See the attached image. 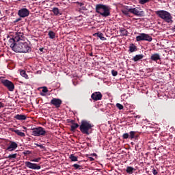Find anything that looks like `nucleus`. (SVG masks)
Segmentation results:
<instances>
[{"label":"nucleus","mask_w":175,"mask_h":175,"mask_svg":"<svg viewBox=\"0 0 175 175\" xmlns=\"http://www.w3.org/2000/svg\"><path fill=\"white\" fill-rule=\"evenodd\" d=\"M134 170H135V168H133V167H131V166H128L126 167V173H128V174H132V173H133Z\"/></svg>","instance_id":"obj_23"},{"label":"nucleus","mask_w":175,"mask_h":175,"mask_svg":"<svg viewBox=\"0 0 175 175\" xmlns=\"http://www.w3.org/2000/svg\"><path fill=\"white\" fill-rule=\"evenodd\" d=\"M150 59L151 61H154V62H157V61H159V59H161V55H159V53L152 54V55L150 56Z\"/></svg>","instance_id":"obj_17"},{"label":"nucleus","mask_w":175,"mask_h":175,"mask_svg":"<svg viewBox=\"0 0 175 175\" xmlns=\"http://www.w3.org/2000/svg\"><path fill=\"white\" fill-rule=\"evenodd\" d=\"M138 138H139V134H137V131H135L134 139H135V140H137Z\"/></svg>","instance_id":"obj_42"},{"label":"nucleus","mask_w":175,"mask_h":175,"mask_svg":"<svg viewBox=\"0 0 175 175\" xmlns=\"http://www.w3.org/2000/svg\"><path fill=\"white\" fill-rule=\"evenodd\" d=\"M96 36L100 39V40H106V38L103 37V33H96Z\"/></svg>","instance_id":"obj_28"},{"label":"nucleus","mask_w":175,"mask_h":175,"mask_svg":"<svg viewBox=\"0 0 175 175\" xmlns=\"http://www.w3.org/2000/svg\"><path fill=\"white\" fill-rule=\"evenodd\" d=\"M24 128V129H27V128H25V127H23Z\"/></svg>","instance_id":"obj_54"},{"label":"nucleus","mask_w":175,"mask_h":175,"mask_svg":"<svg viewBox=\"0 0 175 175\" xmlns=\"http://www.w3.org/2000/svg\"><path fill=\"white\" fill-rule=\"evenodd\" d=\"M42 92H44V94H46V93L49 92V89H47V87L44 86L42 88Z\"/></svg>","instance_id":"obj_38"},{"label":"nucleus","mask_w":175,"mask_h":175,"mask_svg":"<svg viewBox=\"0 0 175 175\" xmlns=\"http://www.w3.org/2000/svg\"><path fill=\"white\" fill-rule=\"evenodd\" d=\"M18 16H19V17H22V18L28 17L29 16V10H28L27 8H22L18 10Z\"/></svg>","instance_id":"obj_9"},{"label":"nucleus","mask_w":175,"mask_h":175,"mask_svg":"<svg viewBox=\"0 0 175 175\" xmlns=\"http://www.w3.org/2000/svg\"><path fill=\"white\" fill-rule=\"evenodd\" d=\"M21 75H22L23 77H25V79H28V75H27V72L24 70L21 71Z\"/></svg>","instance_id":"obj_31"},{"label":"nucleus","mask_w":175,"mask_h":175,"mask_svg":"<svg viewBox=\"0 0 175 175\" xmlns=\"http://www.w3.org/2000/svg\"><path fill=\"white\" fill-rule=\"evenodd\" d=\"M11 132H14L18 136H21V137H25V133L21 132L20 130H15L14 128L10 129Z\"/></svg>","instance_id":"obj_15"},{"label":"nucleus","mask_w":175,"mask_h":175,"mask_svg":"<svg viewBox=\"0 0 175 175\" xmlns=\"http://www.w3.org/2000/svg\"><path fill=\"white\" fill-rule=\"evenodd\" d=\"M144 58V56L143 54L136 55L134 56L131 59L132 61H134V62H137V61H140Z\"/></svg>","instance_id":"obj_19"},{"label":"nucleus","mask_w":175,"mask_h":175,"mask_svg":"<svg viewBox=\"0 0 175 175\" xmlns=\"http://www.w3.org/2000/svg\"><path fill=\"white\" fill-rule=\"evenodd\" d=\"M38 147H40V148L44 150V148H46L42 144H37Z\"/></svg>","instance_id":"obj_44"},{"label":"nucleus","mask_w":175,"mask_h":175,"mask_svg":"<svg viewBox=\"0 0 175 175\" xmlns=\"http://www.w3.org/2000/svg\"><path fill=\"white\" fill-rule=\"evenodd\" d=\"M24 155H29L31 154V151L29 150H25L23 152Z\"/></svg>","instance_id":"obj_41"},{"label":"nucleus","mask_w":175,"mask_h":175,"mask_svg":"<svg viewBox=\"0 0 175 175\" xmlns=\"http://www.w3.org/2000/svg\"><path fill=\"white\" fill-rule=\"evenodd\" d=\"M89 55H90V57H93V55H94L92 54V53H90Z\"/></svg>","instance_id":"obj_49"},{"label":"nucleus","mask_w":175,"mask_h":175,"mask_svg":"<svg viewBox=\"0 0 175 175\" xmlns=\"http://www.w3.org/2000/svg\"><path fill=\"white\" fill-rule=\"evenodd\" d=\"M72 125L70 126V131L71 132H75V131H76V129H77V127L79 126V124L77 123H75L74 120H72Z\"/></svg>","instance_id":"obj_20"},{"label":"nucleus","mask_w":175,"mask_h":175,"mask_svg":"<svg viewBox=\"0 0 175 175\" xmlns=\"http://www.w3.org/2000/svg\"><path fill=\"white\" fill-rule=\"evenodd\" d=\"M1 83L3 84L8 91L13 92L14 91V83L9 81L8 79H1Z\"/></svg>","instance_id":"obj_7"},{"label":"nucleus","mask_w":175,"mask_h":175,"mask_svg":"<svg viewBox=\"0 0 175 175\" xmlns=\"http://www.w3.org/2000/svg\"><path fill=\"white\" fill-rule=\"evenodd\" d=\"M152 172L154 175H159V174L158 173V171L157 170H155L154 168H153L152 170Z\"/></svg>","instance_id":"obj_40"},{"label":"nucleus","mask_w":175,"mask_h":175,"mask_svg":"<svg viewBox=\"0 0 175 175\" xmlns=\"http://www.w3.org/2000/svg\"><path fill=\"white\" fill-rule=\"evenodd\" d=\"M48 35H49L50 39L55 38V33L53 31H49Z\"/></svg>","instance_id":"obj_26"},{"label":"nucleus","mask_w":175,"mask_h":175,"mask_svg":"<svg viewBox=\"0 0 175 175\" xmlns=\"http://www.w3.org/2000/svg\"><path fill=\"white\" fill-rule=\"evenodd\" d=\"M31 49L27 42H21V53H29Z\"/></svg>","instance_id":"obj_12"},{"label":"nucleus","mask_w":175,"mask_h":175,"mask_svg":"<svg viewBox=\"0 0 175 175\" xmlns=\"http://www.w3.org/2000/svg\"><path fill=\"white\" fill-rule=\"evenodd\" d=\"M111 75H112V76L116 77V76H117L118 75V72H117L116 70H111Z\"/></svg>","instance_id":"obj_36"},{"label":"nucleus","mask_w":175,"mask_h":175,"mask_svg":"<svg viewBox=\"0 0 175 175\" xmlns=\"http://www.w3.org/2000/svg\"><path fill=\"white\" fill-rule=\"evenodd\" d=\"M17 40H16V38H10L8 41V43L10 44V47H12V44H16Z\"/></svg>","instance_id":"obj_25"},{"label":"nucleus","mask_w":175,"mask_h":175,"mask_svg":"<svg viewBox=\"0 0 175 175\" xmlns=\"http://www.w3.org/2000/svg\"><path fill=\"white\" fill-rule=\"evenodd\" d=\"M93 155H94V157H96V153H94V154H93Z\"/></svg>","instance_id":"obj_52"},{"label":"nucleus","mask_w":175,"mask_h":175,"mask_svg":"<svg viewBox=\"0 0 175 175\" xmlns=\"http://www.w3.org/2000/svg\"><path fill=\"white\" fill-rule=\"evenodd\" d=\"M128 11L129 13L134 14V16H137L138 17H143L144 16V11L139 7L128 9Z\"/></svg>","instance_id":"obj_6"},{"label":"nucleus","mask_w":175,"mask_h":175,"mask_svg":"<svg viewBox=\"0 0 175 175\" xmlns=\"http://www.w3.org/2000/svg\"><path fill=\"white\" fill-rule=\"evenodd\" d=\"M128 9H131L129 7H126L124 10L122 11V13L125 14L126 16H128L129 14V11Z\"/></svg>","instance_id":"obj_34"},{"label":"nucleus","mask_w":175,"mask_h":175,"mask_svg":"<svg viewBox=\"0 0 175 175\" xmlns=\"http://www.w3.org/2000/svg\"><path fill=\"white\" fill-rule=\"evenodd\" d=\"M7 158H8V159H16V158H17V154H10Z\"/></svg>","instance_id":"obj_32"},{"label":"nucleus","mask_w":175,"mask_h":175,"mask_svg":"<svg viewBox=\"0 0 175 175\" xmlns=\"http://www.w3.org/2000/svg\"><path fill=\"white\" fill-rule=\"evenodd\" d=\"M18 21H21V17L16 18L14 21V23L16 24V23H18Z\"/></svg>","instance_id":"obj_43"},{"label":"nucleus","mask_w":175,"mask_h":175,"mask_svg":"<svg viewBox=\"0 0 175 175\" xmlns=\"http://www.w3.org/2000/svg\"><path fill=\"white\" fill-rule=\"evenodd\" d=\"M40 159H42V158L40 157L33 159L31 160V162H39Z\"/></svg>","instance_id":"obj_37"},{"label":"nucleus","mask_w":175,"mask_h":175,"mask_svg":"<svg viewBox=\"0 0 175 175\" xmlns=\"http://www.w3.org/2000/svg\"><path fill=\"white\" fill-rule=\"evenodd\" d=\"M129 51L130 53H135V51H137V46L133 44H131L129 46Z\"/></svg>","instance_id":"obj_21"},{"label":"nucleus","mask_w":175,"mask_h":175,"mask_svg":"<svg viewBox=\"0 0 175 175\" xmlns=\"http://www.w3.org/2000/svg\"><path fill=\"white\" fill-rule=\"evenodd\" d=\"M25 165L27 166V167L29 169H32L33 170H40L41 169L40 165L36 163H32L29 161H25Z\"/></svg>","instance_id":"obj_8"},{"label":"nucleus","mask_w":175,"mask_h":175,"mask_svg":"<svg viewBox=\"0 0 175 175\" xmlns=\"http://www.w3.org/2000/svg\"><path fill=\"white\" fill-rule=\"evenodd\" d=\"M17 147H18V145L17 144V143L10 141V144L7 148V150L8 151H14V150H16Z\"/></svg>","instance_id":"obj_14"},{"label":"nucleus","mask_w":175,"mask_h":175,"mask_svg":"<svg viewBox=\"0 0 175 175\" xmlns=\"http://www.w3.org/2000/svg\"><path fill=\"white\" fill-rule=\"evenodd\" d=\"M151 0H138L139 5H146V3H148Z\"/></svg>","instance_id":"obj_30"},{"label":"nucleus","mask_w":175,"mask_h":175,"mask_svg":"<svg viewBox=\"0 0 175 175\" xmlns=\"http://www.w3.org/2000/svg\"><path fill=\"white\" fill-rule=\"evenodd\" d=\"M152 42V37L149 34L141 33L136 37V42Z\"/></svg>","instance_id":"obj_4"},{"label":"nucleus","mask_w":175,"mask_h":175,"mask_svg":"<svg viewBox=\"0 0 175 175\" xmlns=\"http://www.w3.org/2000/svg\"><path fill=\"white\" fill-rule=\"evenodd\" d=\"M120 32L122 35V36H128V31L125 29H121L120 30Z\"/></svg>","instance_id":"obj_24"},{"label":"nucleus","mask_w":175,"mask_h":175,"mask_svg":"<svg viewBox=\"0 0 175 175\" xmlns=\"http://www.w3.org/2000/svg\"><path fill=\"white\" fill-rule=\"evenodd\" d=\"M70 159L71 162H77V157L75 156L73 154L70 155Z\"/></svg>","instance_id":"obj_27"},{"label":"nucleus","mask_w":175,"mask_h":175,"mask_svg":"<svg viewBox=\"0 0 175 175\" xmlns=\"http://www.w3.org/2000/svg\"><path fill=\"white\" fill-rule=\"evenodd\" d=\"M14 118L18 121H25V120H27V116L25 115L17 114L14 117Z\"/></svg>","instance_id":"obj_18"},{"label":"nucleus","mask_w":175,"mask_h":175,"mask_svg":"<svg viewBox=\"0 0 175 175\" xmlns=\"http://www.w3.org/2000/svg\"><path fill=\"white\" fill-rule=\"evenodd\" d=\"M43 50H44V48H40V51H41V52H43Z\"/></svg>","instance_id":"obj_47"},{"label":"nucleus","mask_w":175,"mask_h":175,"mask_svg":"<svg viewBox=\"0 0 175 175\" xmlns=\"http://www.w3.org/2000/svg\"><path fill=\"white\" fill-rule=\"evenodd\" d=\"M155 14L161 18V20H163L165 23L173 24V16H172V14H170V12L166 10H158L155 11Z\"/></svg>","instance_id":"obj_3"},{"label":"nucleus","mask_w":175,"mask_h":175,"mask_svg":"<svg viewBox=\"0 0 175 175\" xmlns=\"http://www.w3.org/2000/svg\"><path fill=\"white\" fill-rule=\"evenodd\" d=\"M103 96V95H102V93H100V92H95L91 95L92 99L95 102L100 100Z\"/></svg>","instance_id":"obj_11"},{"label":"nucleus","mask_w":175,"mask_h":175,"mask_svg":"<svg viewBox=\"0 0 175 175\" xmlns=\"http://www.w3.org/2000/svg\"><path fill=\"white\" fill-rule=\"evenodd\" d=\"M135 133H136V131H130V133H129V139L131 140H133V139H135Z\"/></svg>","instance_id":"obj_29"},{"label":"nucleus","mask_w":175,"mask_h":175,"mask_svg":"<svg viewBox=\"0 0 175 175\" xmlns=\"http://www.w3.org/2000/svg\"><path fill=\"white\" fill-rule=\"evenodd\" d=\"M83 5H84L83 3H79V5H80V6H83Z\"/></svg>","instance_id":"obj_50"},{"label":"nucleus","mask_w":175,"mask_h":175,"mask_svg":"<svg viewBox=\"0 0 175 175\" xmlns=\"http://www.w3.org/2000/svg\"><path fill=\"white\" fill-rule=\"evenodd\" d=\"M11 49L15 53H21V42H18L16 44H12Z\"/></svg>","instance_id":"obj_13"},{"label":"nucleus","mask_w":175,"mask_h":175,"mask_svg":"<svg viewBox=\"0 0 175 175\" xmlns=\"http://www.w3.org/2000/svg\"><path fill=\"white\" fill-rule=\"evenodd\" d=\"M50 104L53 105V106H55L56 107V109H58V108L61 107V105H62V100H61L59 98H53L51 100Z\"/></svg>","instance_id":"obj_10"},{"label":"nucleus","mask_w":175,"mask_h":175,"mask_svg":"<svg viewBox=\"0 0 175 175\" xmlns=\"http://www.w3.org/2000/svg\"><path fill=\"white\" fill-rule=\"evenodd\" d=\"M72 167H74L75 170H77V169L80 170L81 169V165L79 164H74L72 165Z\"/></svg>","instance_id":"obj_33"},{"label":"nucleus","mask_w":175,"mask_h":175,"mask_svg":"<svg viewBox=\"0 0 175 175\" xmlns=\"http://www.w3.org/2000/svg\"><path fill=\"white\" fill-rule=\"evenodd\" d=\"M92 128H94V124H92L91 122L88 120H82L81 122L79 129L83 135H91L93 131Z\"/></svg>","instance_id":"obj_2"},{"label":"nucleus","mask_w":175,"mask_h":175,"mask_svg":"<svg viewBox=\"0 0 175 175\" xmlns=\"http://www.w3.org/2000/svg\"><path fill=\"white\" fill-rule=\"evenodd\" d=\"M122 137L123 139H129V134L128 133H124Z\"/></svg>","instance_id":"obj_39"},{"label":"nucleus","mask_w":175,"mask_h":175,"mask_svg":"<svg viewBox=\"0 0 175 175\" xmlns=\"http://www.w3.org/2000/svg\"><path fill=\"white\" fill-rule=\"evenodd\" d=\"M2 107H5V104H3L2 102H0V109H2Z\"/></svg>","instance_id":"obj_45"},{"label":"nucleus","mask_w":175,"mask_h":175,"mask_svg":"<svg viewBox=\"0 0 175 175\" xmlns=\"http://www.w3.org/2000/svg\"><path fill=\"white\" fill-rule=\"evenodd\" d=\"M116 107L118 109H119V110H122V109H124V105H122V104H120V103H117Z\"/></svg>","instance_id":"obj_35"},{"label":"nucleus","mask_w":175,"mask_h":175,"mask_svg":"<svg viewBox=\"0 0 175 175\" xmlns=\"http://www.w3.org/2000/svg\"><path fill=\"white\" fill-rule=\"evenodd\" d=\"M0 14H2V12H1V10H0Z\"/></svg>","instance_id":"obj_53"},{"label":"nucleus","mask_w":175,"mask_h":175,"mask_svg":"<svg viewBox=\"0 0 175 175\" xmlns=\"http://www.w3.org/2000/svg\"><path fill=\"white\" fill-rule=\"evenodd\" d=\"M14 38L16 42H19V40H23V39H24V33L21 32H17L16 33Z\"/></svg>","instance_id":"obj_16"},{"label":"nucleus","mask_w":175,"mask_h":175,"mask_svg":"<svg viewBox=\"0 0 175 175\" xmlns=\"http://www.w3.org/2000/svg\"><path fill=\"white\" fill-rule=\"evenodd\" d=\"M5 20H6V18H5V17L0 18V21H3Z\"/></svg>","instance_id":"obj_46"},{"label":"nucleus","mask_w":175,"mask_h":175,"mask_svg":"<svg viewBox=\"0 0 175 175\" xmlns=\"http://www.w3.org/2000/svg\"><path fill=\"white\" fill-rule=\"evenodd\" d=\"M31 131L33 136H44L46 133V130L40 126L33 128Z\"/></svg>","instance_id":"obj_5"},{"label":"nucleus","mask_w":175,"mask_h":175,"mask_svg":"<svg viewBox=\"0 0 175 175\" xmlns=\"http://www.w3.org/2000/svg\"><path fill=\"white\" fill-rule=\"evenodd\" d=\"M96 12L100 14L102 17H109L111 16L110 10L111 8L105 4H96L95 8Z\"/></svg>","instance_id":"obj_1"},{"label":"nucleus","mask_w":175,"mask_h":175,"mask_svg":"<svg viewBox=\"0 0 175 175\" xmlns=\"http://www.w3.org/2000/svg\"><path fill=\"white\" fill-rule=\"evenodd\" d=\"M172 31H173L174 32H175V25L174 26V27H173V29H172Z\"/></svg>","instance_id":"obj_48"},{"label":"nucleus","mask_w":175,"mask_h":175,"mask_svg":"<svg viewBox=\"0 0 175 175\" xmlns=\"http://www.w3.org/2000/svg\"><path fill=\"white\" fill-rule=\"evenodd\" d=\"M140 118V116H136V118Z\"/></svg>","instance_id":"obj_51"},{"label":"nucleus","mask_w":175,"mask_h":175,"mask_svg":"<svg viewBox=\"0 0 175 175\" xmlns=\"http://www.w3.org/2000/svg\"><path fill=\"white\" fill-rule=\"evenodd\" d=\"M52 12L55 16H58L59 14V16H61V14H62L59 12V9H58V8H53L52 10Z\"/></svg>","instance_id":"obj_22"}]
</instances>
